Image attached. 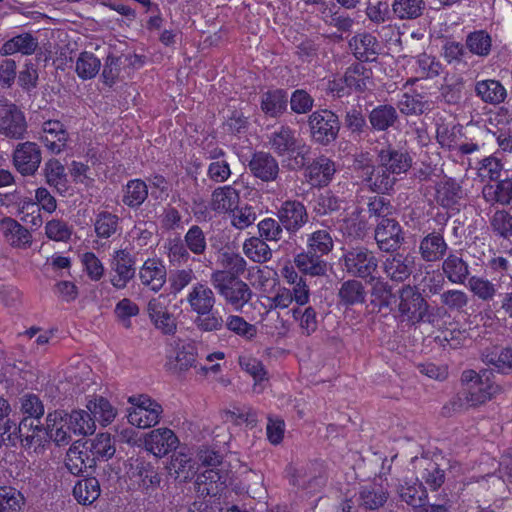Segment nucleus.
Masks as SVG:
<instances>
[{
	"label": "nucleus",
	"mask_w": 512,
	"mask_h": 512,
	"mask_svg": "<svg viewBox=\"0 0 512 512\" xmlns=\"http://www.w3.org/2000/svg\"><path fill=\"white\" fill-rule=\"evenodd\" d=\"M96 425L86 410H55L46 417V434L57 446H66L72 441V434L91 435Z\"/></svg>",
	"instance_id": "f257e3e1"
},
{
	"label": "nucleus",
	"mask_w": 512,
	"mask_h": 512,
	"mask_svg": "<svg viewBox=\"0 0 512 512\" xmlns=\"http://www.w3.org/2000/svg\"><path fill=\"white\" fill-rule=\"evenodd\" d=\"M492 378L493 372L488 369H482L480 372L464 370L460 378L463 390L451 403L453 409L476 407L491 400L501 390Z\"/></svg>",
	"instance_id": "f03ea898"
},
{
	"label": "nucleus",
	"mask_w": 512,
	"mask_h": 512,
	"mask_svg": "<svg viewBox=\"0 0 512 512\" xmlns=\"http://www.w3.org/2000/svg\"><path fill=\"white\" fill-rule=\"evenodd\" d=\"M269 142L276 154L287 155L284 162L289 170L302 169L308 162L310 148L302 139L295 137L292 130L275 131Z\"/></svg>",
	"instance_id": "7ed1b4c3"
},
{
	"label": "nucleus",
	"mask_w": 512,
	"mask_h": 512,
	"mask_svg": "<svg viewBox=\"0 0 512 512\" xmlns=\"http://www.w3.org/2000/svg\"><path fill=\"white\" fill-rule=\"evenodd\" d=\"M343 270L354 278L373 279L378 273L379 261L375 253L365 246L346 250L341 258Z\"/></svg>",
	"instance_id": "20e7f679"
},
{
	"label": "nucleus",
	"mask_w": 512,
	"mask_h": 512,
	"mask_svg": "<svg viewBox=\"0 0 512 512\" xmlns=\"http://www.w3.org/2000/svg\"><path fill=\"white\" fill-rule=\"evenodd\" d=\"M210 282L225 302L236 311L241 310L252 298L253 292L244 281L227 274H216L210 278Z\"/></svg>",
	"instance_id": "39448f33"
},
{
	"label": "nucleus",
	"mask_w": 512,
	"mask_h": 512,
	"mask_svg": "<svg viewBox=\"0 0 512 512\" xmlns=\"http://www.w3.org/2000/svg\"><path fill=\"white\" fill-rule=\"evenodd\" d=\"M399 300L398 310L401 321L415 324L423 320L427 305L415 288L410 285L402 287L399 291Z\"/></svg>",
	"instance_id": "423d86ee"
},
{
	"label": "nucleus",
	"mask_w": 512,
	"mask_h": 512,
	"mask_svg": "<svg viewBox=\"0 0 512 512\" xmlns=\"http://www.w3.org/2000/svg\"><path fill=\"white\" fill-rule=\"evenodd\" d=\"M149 320L163 335L172 336L177 332L176 317L169 311L163 295L154 297L147 304Z\"/></svg>",
	"instance_id": "0eeeda50"
},
{
	"label": "nucleus",
	"mask_w": 512,
	"mask_h": 512,
	"mask_svg": "<svg viewBox=\"0 0 512 512\" xmlns=\"http://www.w3.org/2000/svg\"><path fill=\"white\" fill-rule=\"evenodd\" d=\"M41 161V150L34 142L19 143L13 152V165L22 176H33Z\"/></svg>",
	"instance_id": "6e6552de"
},
{
	"label": "nucleus",
	"mask_w": 512,
	"mask_h": 512,
	"mask_svg": "<svg viewBox=\"0 0 512 512\" xmlns=\"http://www.w3.org/2000/svg\"><path fill=\"white\" fill-rule=\"evenodd\" d=\"M374 238L378 248L386 253L396 252L404 241L400 224L395 219H381L375 229Z\"/></svg>",
	"instance_id": "1a4fd4ad"
},
{
	"label": "nucleus",
	"mask_w": 512,
	"mask_h": 512,
	"mask_svg": "<svg viewBox=\"0 0 512 512\" xmlns=\"http://www.w3.org/2000/svg\"><path fill=\"white\" fill-rule=\"evenodd\" d=\"M111 272L112 286L124 289L135 276V258L126 249L117 250L111 261Z\"/></svg>",
	"instance_id": "9d476101"
},
{
	"label": "nucleus",
	"mask_w": 512,
	"mask_h": 512,
	"mask_svg": "<svg viewBox=\"0 0 512 512\" xmlns=\"http://www.w3.org/2000/svg\"><path fill=\"white\" fill-rule=\"evenodd\" d=\"M353 56L360 62L375 61L382 50L380 41L372 33L363 31L356 33L348 41Z\"/></svg>",
	"instance_id": "9b49d317"
},
{
	"label": "nucleus",
	"mask_w": 512,
	"mask_h": 512,
	"mask_svg": "<svg viewBox=\"0 0 512 512\" xmlns=\"http://www.w3.org/2000/svg\"><path fill=\"white\" fill-rule=\"evenodd\" d=\"M277 218L289 233L298 232L309 219L304 204L297 200H286L277 210Z\"/></svg>",
	"instance_id": "f8f14e48"
},
{
	"label": "nucleus",
	"mask_w": 512,
	"mask_h": 512,
	"mask_svg": "<svg viewBox=\"0 0 512 512\" xmlns=\"http://www.w3.org/2000/svg\"><path fill=\"white\" fill-rule=\"evenodd\" d=\"M179 440L169 428H158L150 431L144 440L147 451L162 458L178 447Z\"/></svg>",
	"instance_id": "ddd939ff"
},
{
	"label": "nucleus",
	"mask_w": 512,
	"mask_h": 512,
	"mask_svg": "<svg viewBox=\"0 0 512 512\" xmlns=\"http://www.w3.org/2000/svg\"><path fill=\"white\" fill-rule=\"evenodd\" d=\"M384 274L393 282H404L410 277L414 260L409 254L396 252L385 257L381 265Z\"/></svg>",
	"instance_id": "4468645a"
},
{
	"label": "nucleus",
	"mask_w": 512,
	"mask_h": 512,
	"mask_svg": "<svg viewBox=\"0 0 512 512\" xmlns=\"http://www.w3.org/2000/svg\"><path fill=\"white\" fill-rule=\"evenodd\" d=\"M0 229L5 241L13 248L28 249L32 245L30 231L11 217H4L0 221Z\"/></svg>",
	"instance_id": "2eb2a0df"
},
{
	"label": "nucleus",
	"mask_w": 512,
	"mask_h": 512,
	"mask_svg": "<svg viewBox=\"0 0 512 512\" xmlns=\"http://www.w3.org/2000/svg\"><path fill=\"white\" fill-rule=\"evenodd\" d=\"M45 434L46 427L44 428L40 420L36 419L23 418L18 427L15 428V435L19 438L22 447L25 449L42 446Z\"/></svg>",
	"instance_id": "dca6fc26"
},
{
	"label": "nucleus",
	"mask_w": 512,
	"mask_h": 512,
	"mask_svg": "<svg viewBox=\"0 0 512 512\" xmlns=\"http://www.w3.org/2000/svg\"><path fill=\"white\" fill-rule=\"evenodd\" d=\"M167 271L160 259H147L139 270V278L142 285L154 292L162 289L166 283Z\"/></svg>",
	"instance_id": "f3484780"
},
{
	"label": "nucleus",
	"mask_w": 512,
	"mask_h": 512,
	"mask_svg": "<svg viewBox=\"0 0 512 512\" xmlns=\"http://www.w3.org/2000/svg\"><path fill=\"white\" fill-rule=\"evenodd\" d=\"M248 167L251 173L262 181H274L279 173V165L277 160L267 152H255L249 163Z\"/></svg>",
	"instance_id": "a211bd4d"
},
{
	"label": "nucleus",
	"mask_w": 512,
	"mask_h": 512,
	"mask_svg": "<svg viewBox=\"0 0 512 512\" xmlns=\"http://www.w3.org/2000/svg\"><path fill=\"white\" fill-rule=\"evenodd\" d=\"M132 478L137 482L138 488L146 493L154 492L162 482L159 467L144 460L137 461Z\"/></svg>",
	"instance_id": "6ab92c4d"
},
{
	"label": "nucleus",
	"mask_w": 512,
	"mask_h": 512,
	"mask_svg": "<svg viewBox=\"0 0 512 512\" xmlns=\"http://www.w3.org/2000/svg\"><path fill=\"white\" fill-rule=\"evenodd\" d=\"M389 492L379 484H367L360 488L357 496L359 508L365 511H375L385 505Z\"/></svg>",
	"instance_id": "aec40b11"
},
{
	"label": "nucleus",
	"mask_w": 512,
	"mask_h": 512,
	"mask_svg": "<svg viewBox=\"0 0 512 512\" xmlns=\"http://www.w3.org/2000/svg\"><path fill=\"white\" fill-rule=\"evenodd\" d=\"M336 172L335 163L325 156L318 157L306 168V177L313 186L328 185Z\"/></svg>",
	"instance_id": "412c9836"
},
{
	"label": "nucleus",
	"mask_w": 512,
	"mask_h": 512,
	"mask_svg": "<svg viewBox=\"0 0 512 512\" xmlns=\"http://www.w3.org/2000/svg\"><path fill=\"white\" fill-rule=\"evenodd\" d=\"M191 311L196 315L203 314L205 311L212 310L216 303V297L214 292L206 284L198 282L196 283L191 291L188 293L186 298Z\"/></svg>",
	"instance_id": "4be33fe9"
},
{
	"label": "nucleus",
	"mask_w": 512,
	"mask_h": 512,
	"mask_svg": "<svg viewBox=\"0 0 512 512\" xmlns=\"http://www.w3.org/2000/svg\"><path fill=\"white\" fill-rule=\"evenodd\" d=\"M378 162L393 176L406 173L412 166V158L407 152L382 149L378 154Z\"/></svg>",
	"instance_id": "5701e85b"
},
{
	"label": "nucleus",
	"mask_w": 512,
	"mask_h": 512,
	"mask_svg": "<svg viewBox=\"0 0 512 512\" xmlns=\"http://www.w3.org/2000/svg\"><path fill=\"white\" fill-rule=\"evenodd\" d=\"M197 352L192 344H183L179 346L175 355L167 357L166 368L172 373H181L190 369L196 364Z\"/></svg>",
	"instance_id": "b1692460"
},
{
	"label": "nucleus",
	"mask_w": 512,
	"mask_h": 512,
	"mask_svg": "<svg viewBox=\"0 0 512 512\" xmlns=\"http://www.w3.org/2000/svg\"><path fill=\"white\" fill-rule=\"evenodd\" d=\"M239 199V193L235 188L218 187L211 195L210 208L217 213H231L238 206Z\"/></svg>",
	"instance_id": "393cba45"
},
{
	"label": "nucleus",
	"mask_w": 512,
	"mask_h": 512,
	"mask_svg": "<svg viewBox=\"0 0 512 512\" xmlns=\"http://www.w3.org/2000/svg\"><path fill=\"white\" fill-rule=\"evenodd\" d=\"M476 95L485 103L497 105L507 97V90L502 83L495 79L477 81L475 84Z\"/></svg>",
	"instance_id": "a878e982"
},
{
	"label": "nucleus",
	"mask_w": 512,
	"mask_h": 512,
	"mask_svg": "<svg viewBox=\"0 0 512 512\" xmlns=\"http://www.w3.org/2000/svg\"><path fill=\"white\" fill-rule=\"evenodd\" d=\"M38 48V40L30 33H22L5 41L0 48L2 56H9L15 53L32 55Z\"/></svg>",
	"instance_id": "bb28decb"
},
{
	"label": "nucleus",
	"mask_w": 512,
	"mask_h": 512,
	"mask_svg": "<svg viewBox=\"0 0 512 512\" xmlns=\"http://www.w3.org/2000/svg\"><path fill=\"white\" fill-rule=\"evenodd\" d=\"M294 264L300 272L313 277L323 276L327 272V262L322 256L309 250L297 254Z\"/></svg>",
	"instance_id": "cd10ccee"
},
{
	"label": "nucleus",
	"mask_w": 512,
	"mask_h": 512,
	"mask_svg": "<svg viewBox=\"0 0 512 512\" xmlns=\"http://www.w3.org/2000/svg\"><path fill=\"white\" fill-rule=\"evenodd\" d=\"M95 461H108L116 452L114 441L107 433L97 434L92 439L83 441Z\"/></svg>",
	"instance_id": "c85d7f7f"
},
{
	"label": "nucleus",
	"mask_w": 512,
	"mask_h": 512,
	"mask_svg": "<svg viewBox=\"0 0 512 512\" xmlns=\"http://www.w3.org/2000/svg\"><path fill=\"white\" fill-rule=\"evenodd\" d=\"M45 182L60 194L67 191V174L64 165L57 159H49L42 169Z\"/></svg>",
	"instance_id": "c756f323"
},
{
	"label": "nucleus",
	"mask_w": 512,
	"mask_h": 512,
	"mask_svg": "<svg viewBox=\"0 0 512 512\" xmlns=\"http://www.w3.org/2000/svg\"><path fill=\"white\" fill-rule=\"evenodd\" d=\"M482 360L487 365H492L498 372L512 371V349L509 347L487 348L482 353Z\"/></svg>",
	"instance_id": "7c9ffc66"
},
{
	"label": "nucleus",
	"mask_w": 512,
	"mask_h": 512,
	"mask_svg": "<svg viewBox=\"0 0 512 512\" xmlns=\"http://www.w3.org/2000/svg\"><path fill=\"white\" fill-rule=\"evenodd\" d=\"M338 298L339 302L347 307L362 304L366 299L365 287L359 280H346L339 288Z\"/></svg>",
	"instance_id": "2f4dec72"
},
{
	"label": "nucleus",
	"mask_w": 512,
	"mask_h": 512,
	"mask_svg": "<svg viewBox=\"0 0 512 512\" xmlns=\"http://www.w3.org/2000/svg\"><path fill=\"white\" fill-rule=\"evenodd\" d=\"M482 194L484 199L491 204H510L512 201V176L498 181L496 185H485Z\"/></svg>",
	"instance_id": "473e14b6"
},
{
	"label": "nucleus",
	"mask_w": 512,
	"mask_h": 512,
	"mask_svg": "<svg viewBox=\"0 0 512 512\" xmlns=\"http://www.w3.org/2000/svg\"><path fill=\"white\" fill-rule=\"evenodd\" d=\"M447 250V244L443 235L432 232L420 243V253L425 261H436L441 259Z\"/></svg>",
	"instance_id": "72a5a7b5"
},
{
	"label": "nucleus",
	"mask_w": 512,
	"mask_h": 512,
	"mask_svg": "<svg viewBox=\"0 0 512 512\" xmlns=\"http://www.w3.org/2000/svg\"><path fill=\"white\" fill-rule=\"evenodd\" d=\"M227 313L224 309H214L203 312L195 318V325L202 332H219L225 328Z\"/></svg>",
	"instance_id": "f704fd0d"
},
{
	"label": "nucleus",
	"mask_w": 512,
	"mask_h": 512,
	"mask_svg": "<svg viewBox=\"0 0 512 512\" xmlns=\"http://www.w3.org/2000/svg\"><path fill=\"white\" fill-rule=\"evenodd\" d=\"M25 125L23 112L8 99L0 97V128H23Z\"/></svg>",
	"instance_id": "c9c22d12"
},
{
	"label": "nucleus",
	"mask_w": 512,
	"mask_h": 512,
	"mask_svg": "<svg viewBox=\"0 0 512 512\" xmlns=\"http://www.w3.org/2000/svg\"><path fill=\"white\" fill-rule=\"evenodd\" d=\"M86 408L93 420H98L104 426L110 424L117 414L116 409L102 396L90 399Z\"/></svg>",
	"instance_id": "e433bc0d"
},
{
	"label": "nucleus",
	"mask_w": 512,
	"mask_h": 512,
	"mask_svg": "<svg viewBox=\"0 0 512 512\" xmlns=\"http://www.w3.org/2000/svg\"><path fill=\"white\" fill-rule=\"evenodd\" d=\"M365 182L372 191L386 193L393 188L397 178L378 162L377 167L374 166L371 175L368 176Z\"/></svg>",
	"instance_id": "4c0bfd02"
},
{
	"label": "nucleus",
	"mask_w": 512,
	"mask_h": 512,
	"mask_svg": "<svg viewBox=\"0 0 512 512\" xmlns=\"http://www.w3.org/2000/svg\"><path fill=\"white\" fill-rule=\"evenodd\" d=\"M73 495L81 504H91L100 496V484L91 475L79 480L73 488Z\"/></svg>",
	"instance_id": "58836bf2"
},
{
	"label": "nucleus",
	"mask_w": 512,
	"mask_h": 512,
	"mask_svg": "<svg viewBox=\"0 0 512 512\" xmlns=\"http://www.w3.org/2000/svg\"><path fill=\"white\" fill-rule=\"evenodd\" d=\"M224 481L219 471L210 468L198 475L195 486L198 494L201 496H214L219 491V485H223Z\"/></svg>",
	"instance_id": "ea45409f"
},
{
	"label": "nucleus",
	"mask_w": 512,
	"mask_h": 512,
	"mask_svg": "<svg viewBox=\"0 0 512 512\" xmlns=\"http://www.w3.org/2000/svg\"><path fill=\"white\" fill-rule=\"evenodd\" d=\"M425 7L424 0H394L392 12L400 20H414L423 14Z\"/></svg>",
	"instance_id": "a19ab883"
},
{
	"label": "nucleus",
	"mask_w": 512,
	"mask_h": 512,
	"mask_svg": "<svg viewBox=\"0 0 512 512\" xmlns=\"http://www.w3.org/2000/svg\"><path fill=\"white\" fill-rule=\"evenodd\" d=\"M287 106V93L281 89L268 91L262 95L261 108L266 115L276 117Z\"/></svg>",
	"instance_id": "79ce46f5"
},
{
	"label": "nucleus",
	"mask_w": 512,
	"mask_h": 512,
	"mask_svg": "<svg viewBox=\"0 0 512 512\" xmlns=\"http://www.w3.org/2000/svg\"><path fill=\"white\" fill-rule=\"evenodd\" d=\"M365 281L371 286V303L378 306L379 310L388 307L392 297V287L389 283L383 278L377 277L376 274L373 275V279H366Z\"/></svg>",
	"instance_id": "37998d69"
},
{
	"label": "nucleus",
	"mask_w": 512,
	"mask_h": 512,
	"mask_svg": "<svg viewBox=\"0 0 512 512\" xmlns=\"http://www.w3.org/2000/svg\"><path fill=\"white\" fill-rule=\"evenodd\" d=\"M162 407L149 409H131L127 415L128 422L139 428H149L157 425L160 421Z\"/></svg>",
	"instance_id": "c03bdc74"
},
{
	"label": "nucleus",
	"mask_w": 512,
	"mask_h": 512,
	"mask_svg": "<svg viewBox=\"0 0 512 512\" xmlns=\"http://www.w3.org/2000/svg\"><path fill=\"white\" fill-rule=\"evenodd\" d=\"M148 196V188L140 179L130 180L124 189L122 202L130 208L139 207Z\"/></svg>",
	"instance_id": "a18cd8bd"
},
{
	"label": "nucleus",
	"mask_w": 512,
	"mask_h": 512,
	"mask_svg": "<svg viewBox=\"0 0 512 512\" xmlns=\"http://www.w3.org/2000/svg\"><path fill=\"white\" fill-rule=\"evenodd\" d=\"M244 254L256 263H264L271 259L272 252L263 238L251 237L244 242Z\"/></svg>",
	"instance_id": "49530a36"
},
{
	"label": "nucleus",
	"mask_w": 512,
	"mask_h": 512,
	"mask_svg": "<svg viewBox=\"0 0 512 512\" xmlns=\"http://www.w3.org/2000/svg\"><path fill=\"white\" fill-rule=\"evenodd\" d=\"M94 230L97 237L110 238L119 230V217L108 211L98 213L94 222Z\"/></svg>",
	"instance_id": "de8ad7c7"
},
{
	"label": "nucleus",
	"mask_w": 512,
	"mask_h": 512,
	"mask_svg": "<svg viewBox=\"0 0 512 512\" xmlns=\"http://www.w3.org/2000/svg\"><path fill=\"white\" fill-rule=\"evenodd\" d=\"M168 469L176 478L187 480L193 476L194 462L189 454L180 450L171 456Z\"/></svg>",
	"instance_id": "09e8293b"
},
{
	"label": "nucleus",
	"mask_w": 512,
	"mask_h": 512,
	"mask_svg": "<svg viewBox=\"0 0 512 512\" xmlns=\"http://www.w3.org/2000/svg\"><path fill=\"white\" fill-rule=\"evenodd\" d=\"M369 119L373 128H390L398 122V113L391 105H380L371 111Z\"/></svg>",
	"instance_id": "8fccbe9b"
},
{
	"label": "nucleus",
	"mask_w": 512,
	"mask_h": 512,
	"mask_svg": "<svg viewBox=\"0 0 512 512\" xmlns=\"http://www.w3.org/2000/svg\"><path fill=\"white\" fill-rule=\"evenodd\" d=\"M399 496L402 501L413 508H419L425 505L427 492L421 483L405 484L399 489Z\"/></svg>",
	"instance_id": "3c124183"
},
{
	"label": "nucleus",
	"mask_w": 512,
	"mask_h": 512,
	"mask_svg": "<svg viewBox=\"0 0 512 512\" xmlns=\"http://www.w3.org/2000/svg\"><path fill=\"white\" fill-rule=\"evenodd\" d=\"M100 67L101 62L93 53L82 52L76 60L75 71L81 79L87 80L94 78Z\"/></svg>",
	"instance_id": "603ef678"
},
{
	"label": "nucleus",
	"mask_w": 512,
	"mask_h": 512,
	"mask_svg": "<svg viewBox=\"0 0 512 512\" xmlns=\"http://www.w3.org/2000/svg\"><path fill=\"white\" fill-rule=\"evenodd\" d=\"M25 504L23 494L10 486L0 487V512H18Z\"/></svg>",
	"instance_id": "864d4df0"
},
{
	"label": "nucleus",
	"mask_w": 512,
	"mask_h": 512,
	"mask_svg": "<svg viewBox=\"0 0 512 512\" xmlns=\"http://www.w3.org/2000/svg\"><path fill=\"white\" fill-rule=\"evenodd\" d=\"M222 265L224 270H216L211 273L210 278L216 276V274H227L228 276L239 279V276L246 270V260L235 253H224L222 258Z\"/></svg>",
	"instance_id": "5fc2aeb1"
},
{
	"label": "nucleus",
	"mask_w": 512,
	"mask_h": 512,
	"mask_svg": "<svg viewBox=\"0 0 512 512\" xmlns=\"http://www.w3.org/2000/svg\"><path fill=\"white\" fill-rule=\"evenodd\" d=\"M428 107V102L424 99V96L416 92H405L398 101V108L406 115L421 114Z\"/></svg>",
	"instance_id": "6e6d98bb"
},
{
	"label": "nucleus",
	"mask_w": 512,
	"mask_h": 512,
	"mask_svg": "<svg viewBox=\"0 0 512 512\" xmlns=\"http://www.w3.org/2000/svg\"><path fill=\"white\" fill-rule=\"evenodd\" d=\"M367 72L368 69L360 63L348 67L343 77L348 90L364 91L366 89V79H368Z\"/></svg>",
	"instance_id": "4d7b16f0"
},
{
	"label": "nucleus",
	"mask_w": 512,
	"mask_h": 512,
	"mask_svg": "<svg viewBox=\"0 0 512 512\" xmlns=\"http://www.w3.org/2000/svg\"><path fill=\"white\" fill-rule=\"evenodd\" d=\"M333 246V239L330 233L326 230L314 231L307 239V250L322 257L332 251Z\"/></svg>",
	"instance_id": "13d9d810"
},
{
	"label": "nucleus",
	"mask_w": 512,
	"mask_h": 512,
	"mask_svg": "<svg viewBox=\"0 0 512 512\" xmlns=\"http://www.w3.org/2000/svg\"><path fill=\"white\" fill-rule=\"evenodd\" d=\"M226 320L225 328L245 340H252L257 334L256 326L248 323L241 316L229 314L226 315Z\"/></svg>",
	"instance_id": "bf43d9fd"
},
{
	"label": "nucleus",
	"mask_w": 512,
	"mask_h": 512,
	"mask_svg": "<svg viewBox=\"0 0 512 512\" xmlns=\"http://www.w3.org/2000/svg\"><path fill=\"white\" fill-rule=\"evenodd\" d=\"M189 252L195 255H202L207 249L206 236L202 228L198 225H192L182 240Z\"/></svg>",
	"instance_id": "052dcab7"
},
{
	"label": "nucleus",
	"mask_w": 512,
	"mask_h": 512,
	"mask_svg": "<svg viewBox=\"0 0 512 512\" xmlns=\"http://www.w3.org/2000/svg\"><path fill=\"white\" fill-rule=\"evenodd\" d=\"M466 45L470 52L478 56H487L491 50V37L483 31H475L467 36Z\"/></svg>",
	"instance_id": "680f3d73"
},
{
	"label": "nucleus",
	"mask_w": 512,
	"mask_h": 512,
	"mask_svg": "<svg viewBox=\"0 0 512 512\" xmlns=\"http://www.w3.org/2000/svg\"><path fill=\"white\" fill-rule=\"evenodd\" d=\"M292 315L299 322L303 334L309 336L317 330V313L313 307L308 306L304 310L295 308L292 310Z\"/></svg>",
	"instance_id": "e2e57ef3"
},
{
	"label": "nucleus",
	"mask_w": 512,
	"mask_h": 512,
	"mask_svg": "<svg viewBox=\"0 0 512 512\" xmlns=\"http://www.w3.org/2000/svg\"><path fill=\"white\" fill-rule=\"evenodd\" d=\"M139 312V306L129 298L120 300L114 309L117 321L126 329L132 327L131 318L137 316Z\"/></svg>",
	"instance_id": "0e129e2a"
},
{
	"label": "nucleus",
	"mask_w": 512,
	"mask_h": 512,
	"mask_svg": "<svg viewBox=\"0 0 512 512\" xmlns=\"http://www.w3.org/2000/svg\"><path fill=\"white\" fill-rule=\"evenodd\" d=\"M168 259L174 266H182L191 260V255L184 242L176 237L167 242Z\"/></svg>",
	"instance_id": "69168bd1"
},
{
	"label": "nucleus",
	"mask_w": 512,
	"mask_h": 512,
	"mask_svg": "<svg viewBox=\"0 0 512 512\" xmlns=\"http://www.w3.org/2000/svg\"><path fill=\"white\" fill-rule=\"evenodd\" d=\"M341 201L331 191H324L319 194L313 204V212L324 216L340 209Z\"/></svg>",
	"instance_id": "338daca9"
},
{
	"label": "nucleus",
	"mask_w": 512,
	"mask_h": 512,
	"mask_svg": "<svg viewBox=\"0 0 512 512\" xmlns=\"http://www.w3.org/2000/svg\"><path fill=\"white\" fill-rule=\"evenodd\" d=\"M469 287L474 295L483 301L492 300L497 292L496 286L491 281L476 276L469 279Z\"/></svg>",
	"instance_id": "774afa93"
}]
</instances>
